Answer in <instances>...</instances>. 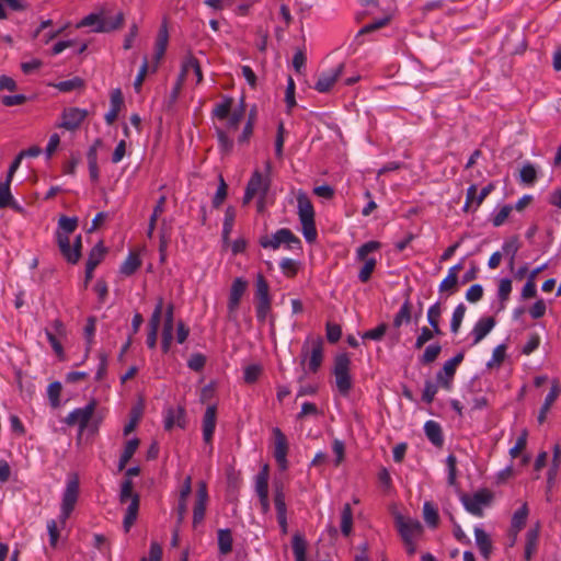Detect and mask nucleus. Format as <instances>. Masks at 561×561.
Instances as JSON below:
<instances>
[{"label":"nucleus","mask_w":561,"mask_h":561,"mask_svg":"<svg viewBox=\"0 0 561 561\" xmlns=\"http://www.w3.org/2000/svg\"><path fill=\"white\" fill-rule=\"evenodd\" d=\"M297 208L301 224V232L306 241L312 243L318 237L314 222V208L309 196L304 191H298L297 193Z\"/></svg>","instance_id":"nucleus-1"},{"label":"nucleus","mask_w":561,"mask_h":561,"mask_svg":"<svg viewBox=\"0 0 561 561\" xmlns=\"http://www.w3.org/2000/svg\"><path fill=\"white\" fill-rule=\"evenodd\" d=\"M259 244L264 249L277 250L282 245L290 251H301L300 239L288 228H280L275 233L261 236Z\"/></svg>","instance_id":"nucleus-2"},{"label":"nucleus","mask_w":561,"mask_h":561,"mask_svg":"<svg viewBox=\"0 0 561 561\" xmlns=\"http://www.w3.org/2000/svg\"><path fill=\"white\" fill-rule=\"evenodd\" d=\"M271 162L265 163V174L255 169L247 183L244 195L242 198L243 205L249 204L254 196L267 195L271 187Z\"/></svg>","instance_id":"nucleus-3"},{"label":"nucleus","mask_w":561,"mask_h":561,"mask_svg":"<svg viewBox=\"0 0 561 561\" xmlns=\"http://www.w3.org/2000/svg\"><path fill=\"white\" fill-rule=\"evenodd\" d=\"M351 365V358L346 353L337 354L334 358L333 375L335 377V385L339 392L344 397L348 396L353 387Z\"/></svg>","instance_id":"nucleus-4"},{"label":"nucleus","mask_w":561,"mask_h":561,"mask_svg":"<svg viewBox=\"0 0 561 561\" xmlns=\"http://www.w3.org/2000/svg\"><path fill=\"white\" fill-rule=\"evenodd\" d=\"M79 477L76 473L70 474L67 479L66 489L62 493L60 505L59 523L62 527L75 510L79 497Z\"/></svg>","instance_id":"nucleus-5"},{"label":"nucleus","mask_w":561,"mask_h":561,"mask_svg":"<svg viewBox=\"0 0 561 561\" xmlns=\"http://www.w3.org/2000/svg\"><path fill=\"white\" fill-rule=\"evenodd\" d=\"M323 360V340L322 337H308L301 347V364H308L310 373H317Z\"/></svg>","instance_id":"nucleus-6"},{"label":"nucleus","mask_w":561,"mask_h":561,"mask_svg":"<svg viewBox=\"0 0 561 561\" xmlns=\"http://www.w3.org/2000/svg\"><path fill=\"white\" fill-rule=\"evenodd\" d=\"M380 247L381 244L378 241H368L356 250V261L364 263L358 273V279L360 283H367L370 279L371 274L376 268L377 260L368 255L378 251Z\"/></svg>","instance_id":"nucleus-7"},{"label":"nucleus","mask_w":561,"mask_h":561,"mask_svg":"<svg viewBox=\"0 0 561 561\" xmlns=\"http://www.w3.org/2000/svg\"><path fill=\"white\" fill-rule=\"evenodd\" d=\"M123 22L124 14L122 12L111 19H103L98 13H90L81 20L79 26H92L94 32L106 33L119 28Z\"/></svg>","instance_id":"nucleus-8"},{"label":"nucleus","mask_w":561,"mask_h":561,"mask_svg":"<svg viewBox=\"0 0 561 561\" xmlns=\"http://www.w3.org/2000/svg\"><path fill=\"white\" fill-rule=\"evenodd\" d=\"M493 501V493L488 489H481L473 494H463L461 502L465 508L477 517L483 516V508L489 506Z\"/></svg>","instance_id":"nucleus-9"},{"label":"nucleus","mask_w":561,"mask_h":561,"mask_svg":"<svg viewBox=\"0 0 561 561\" xmlns=\"http://www.w3.org/2000/svg\"><path fill=\"white\" fill-rule=\"evenodd\" d=\"M394 523L402 541L416 540L423 534V526L417 519L398 514Z\"/></svg>","instance_id":"nucleus-10"},{"label":"nucleus","mask_w":561,"mask_h":561,"mask_svg":"<svg viewBox=\"0 0 561 561\" xmlns=\"http://www.w3.org/2000/svg\"><path fill=\"white\" fill-rule=\"evenodd\" d=\"M463 357V353L460 352L444 363L443 368L436 374V381L439 387L447 391L451 390L457 366L461 364Z\"/></svg>","instance_id":"nucleus-11"},{"label":"nucleus","mask_w":561,"mask_h":561,"mask_svg":"<svg viewBox=\"0 0 561 561\" xmlns=\"http://www.w3.org/2000/svg\"><path fill=\"white\" fill-rule=\"evenodd\" d=\"M96 408V401L92 399L85 407L72 410L65 419V423L69 426L78 425L82 433L90 420L92 419Z\"/></svg>","instance_id":"nucleus-12"},{"label":"nucleus","mask_w":561,"mask_h":561,"mask_svg":"<svg viewBox=\"0 0 561 561\" xmlns=\"http://www.w3.org/2000/svg\"><path fill=\"white\" fill-rule=\"evenodd\" d=\"M274 437V458L282 470H286L288 467L287 454H288V442L285 434L279 427L272 430Z\"/></svg>","instance_id":"nucleus-13"},{"label":"nucleus","mask_w":561,"mask_h":561,"mask_svg":"<svg viewBox=\"0 0 561 561\" xmlns=\"http://www.w3.org/2000/svg\"><path fill=\"white\" fill-rule=\"evenodd\" d=\"M208 503L207 484L204 481L198 483L196 500L193 507V527L196 528L203 523Z\"/></svg>","instance_id":"nucleus-14"},{"label":"nucleus","mask_w":561,"mask_h":561,"mask_svg":"<svg viewBox=\"0 0 561 561\" xmlns=\"http://www.w3.org/2000/svg\"><path fill=\"white\" fill-rule=\"evenodd\" d=\"M217 424V407L208 405L202 420L203 440L211 447Z\"/></svg>","instance_id":"nucleus-15"},{"label":"nucleus","mask_w":561,"mask_h":561,"mask_svg":"<svg viewBox=\"0 0 561 561\" xmlns=\"http://www.w3.org/2000/svg\"><path fill=\"white\" fill-rule=\"evenodd\" d=\"M88 112L79 107L65 108L61 115V123L58 127L67 130L77 129L87 117Z\"/></svg>","instance_id":"nucleus-16"},{"label":"nucleus","mask_w":561,"mask_h":561,"mask_svg":"<svg viewBox=\"0 0 561 561\" xmlns=\"http://www.w3.org/2000/svg\"><path fill=\"white\" fill-rule=\"evenodd\" d=\"M343 71L344 64H340L336 68L322 72L314 84V89L320 93L329 92L342 76Z\"/></svg>","instance_id":"nucleus-17"},{"label":"nucleus","mask_w":561,"mask_h":561,"mask_svg":"<svg viewBox=\"0 0 561 561\" xmlns=\"http://www.w3.org/2000/svg\"><path fill=\"white\" fill-rule=\"evenodd\" d=\"M247 287L248 282L244 278L237 277L233 279L230 287L229 299L227 305L228 312L230 316L237 312L241 298L247 290Z\"/></svg>","instance_id":"nucleus-18"},{"label":"nucleus","mask_w":561,"mask_h":561,"mask_svg":"<svg viewBox=\"0 0 561 561\" xmlns=\"http://www.w3.org/2000/svg\"><path fill=\"white\" fill-rule=\"evenodd\" d=\"M78 227V218L77 217H67L61 216L58 220V227L56 230V242L58 247L65 248L67 244V240L69 239L70 234L77 229Z\"/></svg>","instance_id":"nucleus-19"},{"label":"nucleus","mask_w":561,"mask_h":561,"mask_svg":"<svg viewBox=\"0 0 561 561\" xmlns=\"http://www.w3.org/2000/svg\"><path fill=\"white\" fill-rule=\"evenodd\" d=\"M493 317L480 318L472 328L470 335L473 337L472 345L480 343L494 328Z\"/></svg>","instance_id":"nucleus-20"},{"label":"nucleus","mask_w":561,"mask_h":561,"mask_svg":"<svg viewBox=\"0 0 561 561\" xmlns=\"http://www.w3.org/2000/svg\"><path fill=\"white\" fill-rule=\"evenodd\" d=\"M61 255L65 260L70 264H77L81 257V249H82V237L78 234L75 240L72 247L70 245V239L67 240V244L65 248L58 247Z\"/></svg>","instance_id":"nucleus-21"},{"label":"nucleus","mask_w":561,"mask_h":561,"mask_svg":"<svg viewBox=\"0 0 561 561\" xmlns=\"http://www.w3.org/2000/svg\"><path fill=\"white\" fill-rule=\"evenodd\" d=\"M424 432L427 439L436 447H442L444 444V435L442 426L438 422L430 420L424 424Z\"/></svg>","instance_id":"nucleus-22"},{"label":"nucleus","mask_w":561,"mask_h":561,"mask_svg":"<svg viewBox=\"0 0 561 561\" xmlns=\"http://www.w3.org/2000/svg\"><path fill=\"white\" fill-rule=\"evenodd\" d=\"M123 104L124 100L122 91L119 89H115L111 93V108L105 114V122L107 125H112L116 121Z\"/></svg>","instance_id":"nucleus-23"},{"label":"nucleus","mask_w":561,"mask_h":561,"mask_svg":"<svg viewBox=\"0 0 561 561\" xmlns=\"http://www.w3.org/2000/svg\"><path fill=\"white\" fill-rule=\"evenodd\" d=\"M217 545L220 556H227L232 551L233 538L229 528H220L217 530Z\"/></svg>","instance_id":"nucleus-24"},{"label":"nucleus","mask_w":561,"mask_h":561,"mask_svg":"<svg viewBox=\"0 0 561 561\" xmlns=\"http://www.w3.org/2000/svg\"><path fill=\"white\" fill-rule=\"evenodd\" d=\"M139 503H140V497L138 494H135L133 496V500L130 501L129 505L127 506L126 513L124 516L123 527H124L125 533H128L130 530L131 526L135 524V522L137 519L138 511H139Z\"/></svg>","instance_id":"nucleus-25"},{"label":"nucleus","mask_w":561,"mask_h":561,"mask_svg":"<svg viewBox=\"0 0 561 561\" xmlns=\"http://www.w3.org/2000/svg\"><path fill=\"white\" fill-rule=\"evenodd\" d=\"M474 537H476V543L480 551V553L485 558L489 559L491 552H492V541L489 537V535L479 527L474 528Z\"/></svg>","instance_id":"nucleus-26"},{"label":"nucleus","mask_w":561,"mask_h":561,"mask_svg":"<svg viewBox=\"0 0 561 561\" xmlns=\"http://www.w3.org/2000/svg\"><path fill=\"white\" fill-rule=\"evenodd\" d=\"M11 182L4 181L0 183V208L12 207L15 210L21 211L22 208L13 201L11 194Z\"/></svg>","instance_id":"nucleus-27"},{"label":"nucleus","mask_w":561,"mask_h":561,"mask_svg":"<svg viewBox=\"0 0 561 561\" xmlns=\"http://www.w3.org/2000/svg\"><path fill=\"white\" fill-rule=\"evenodd\" d=\"M140 440L136 437L129 439L125 446L122 455L118 459V470L122 471L125 469L126 465L129 462L136 450L138 449Z\"/></svg>","instance_id":"nucleus-28"},{"label":"nucleus","mask_w":561,"mask_h":561,"mask_svg":"<svg viewBox=\"0 0 561 561\" xmlns=\"http://www.w3.org/2000/svg\"><path fill=\"white\" fill-rule=\"evenodd\" d=\"M255 301L272 300L270 285L263 274L259 273L255 278Z\"/></svg>","instance_id":"nucleus-29"},{"label":"nucleus","mask_w":561,"mask_h":561,"mask_svg":"<svg viewBox=\"0 0 561 561\" xmlns=\"http://www.w3.org/2000/svg\"><path fill=\"white\" fill-rule=\"evenodd\" d=\"M412 305L409 298H407L401 305L399 311L394 314L392 325L399 329L403 323L411 321Z\"/></svg>","instance_id":"nucleus-30"},{"label":"nucleus","mask_w":561,"mask_h":561,"mask_svg":"<svg viewBox=\"0 0 561 561\" xmlns=\"http://www.w3.org/2000/svg\"><path fill=\"white\" fill-rule=\"evenodd\" d=\"M141 265V260L138 254L130 252L126 260L122 263L119 267L121 274L125 276L133 275Z\"/></svg>","instance_id":"nucleus-31"},{"label":"nucleus","mask_w":561,"mask_h":561,"mask_svg":"<svg viewBox=\"0 0 561 561\" xmlns=\"http://www.w3.org/2000/svg\"><path fill=\"white\" fill-rule=\"evenodd\" d=\"M512 280L510 278L500 279L497 287V297L500 301L499 311L505 309L506 302L508 301L510 295L512 293Z\"/></svg>","instance_id":"nucleus-32"},{"label":"nucleus","mask_w":561,"mask_h":561,"mask_svg":"<svg viewBox=\"0 0 561 561\" xmlns=\"http://www.w3.org/2000/svg\"><path fill=\"white\" fill-rule=\"evenodd\" d=\"M295 561H306L307 542L300 534H296L291 540Z\"/></svg>","instance_id":"nucleus-33"},{"label":"nucleus","mask_w":561,"mask_h":561,"mask_svg":"<svg viewBox=\"0 0 561 561\" xmlns=\"http://www.w3.org/2000/svg\"><path fill=\"white\" fill-rule=\"evenodd\" d=\"M105 252L106 250L102 242H99L91 249L85 265L90 266V270H95V267L103 261Z\"/></svg>","instance_id":"nucleus-34"},{"label":"nucleus","mask_w":561,"mask_h":561,"mask_svg":"<svg viewBox=\"0 0 561 561\" xmlns=\"http://www.w3.org/2000/svg\"><path fill=\"white\" fill-rule=\"evenodd\" d=\"M442 352L439 343H433L425 347L424 353L419 357L422 365H430L434 363Z\"/></svg>","instance_id":"nucleus-35"},{"label":"nucleus","mask_w":561,"mask_h":561,"mask_svg":"<svg viewBox=\"0 0 561 561\" xmlns=\"http://www.w3.org/2000/svg\"><path fill=\"white\" fill-rule=\"evenodd\" d=\"M353 528V511L348 503L344 504L341 512V531L344 536H348Z\"/></svg>","instance_id":"nucleus-36"},{"label":"nucleus","mask_w":561,"mask_h":561,"mask_svg":"<svg viewBox=\"0 0 561 561\" xmlns=\"http://www.w3.org/2000/svg\"><path fill=\"white\" fill-rule=\"evenodd\" d=\"M236 220V209L232 206H229L225 210V218L222 225V239L227 241L232 232L233 225Z\"/></svg>","instance_id":"nucleus-37"},{"label":"nucleus","mask_w":561,"mask_h":561,"mask_svg":"<svg viewBox=\"0 0 561 561\" xmlns=\"http://www.w3.org/2000/svg\"><path fill=\"white\" fill-rule=\"evenodd\" d=\"M423 518L426 522V524L431 527H436L438 525V511L432 502L426 501L423 504Z\"/></svg>","instance_id":"nucleus-38"},{"label":"nucleus","mask_w":561,"mask_h":561,"mask_svg":"<svg viewBox=\"0 0 561 561\" xmlns=\"http://www.w3.org/2000/svg\"><path fill=\"white\" fill-rule=\"evenodd\" d=\"M537 180V170L535 165L530 162H527L523 165L519 172V181L523 184L531 186L535 184Z\"/></svg>","instance_id":"nucleus-39"},{"label":"nucleus","mask_w":561,"mask_h":561,"mask_svg":"<svg viewBox=\"0 0 561 561\" xmlns=\"http://www.w3.org/2000/svg\"><path fill=\"white\" fill-rule=\"evenodd\" d=\"M184 411L179 409L176 412L169 410L168 415L164 419V428L170 431L174 425L184 427Z\"/></svg>","instance_id":"nucleus-40"},{"label":"nucleus","mask_w":561,"mask_h":561,"mask_svg":"<svg viewBox=\"0 0 561 561\" xmlns=\"http://www.w3.org/2000/svg\"><path fill=\"white\" fill-rule=\"evenodd\" d=\"M274 505L277 517L287 516V507L285 502V493L282 485H276L274 491Z\"/></svg>","instance_id":"nucleus-41"},{"label":"nucleus","mask_w":561,"mask_h":561,"mask_svg":"<svg viewBox=\"0 0 561 561\" xmlns=\"http://www.w3.org/2000/svg\"><path fill=\"white\" fill-rule=\"evenodd\" d=\"M466 310H467V307L462 302L457 305L456 308L454 309L451 320H450V331L454 334L458 333V331L461 327L462 320L465 318Z\"/></svg>","instance_id":"nucleus-42"},{"label":"nucleus","mask_w":561,"mask_h":561,"mask_svg":"<svg viewBox=\"0 0 561 561\" xmlns=\"http://www.w3.org/2000/svg\"><path fill=\"white\" fill-rule=\"evenodd\" d=\"M255 492L257 496L268 494V472L267 466H264L263 470L260 471L255 479Z\"/></svg>","instance_id":"nucleus-43"},{"label":"nucleus","mask_w":561,"mask_h":561,"mask_svg":"<svg viewBox=\"0 0 561 561\" xmlns=\"http://www.w3.org/2000/svg\"><path fill=\"white\" fill-rule=\"evenodd\" d=\"M529 511L526 503H524L512 517V528L520 530L525 525L528 517Z\"/></svg>","instance_id":"nucleus-44"},{"label":"nucleus","mask_w":561,"mask_h":561,"mask_svg":"<svg viewBox=\"0 0 561 561\" xmlns=\"http://www.w3.org/2000/svg\"><path fill=\"white\" fill-rule=\"evenodd\" d=\"M561 449L559 445L553 447V458L552 465L548 471L547 482L548 485L551 486L554 483V479L558 474L559 463H560Z\"/></svg>","instance_id":"nucleus-45"},{"label":"nucleus","mask_w":561,"mask_h":561,"mask_svg":"<svg viewBox=\"0 0 561 561\" xmlns=\"http://www.w3.org/2000/svg\"><path fill=\"white\" fill-rule=\"evenodd\" d=\"M45 335H46L53 351L58 356V358L64 359L65 352H64V347L60 342L61 337L57 336L50 329H45Z\"/></svg>","instance_id":"nucleus-46"},{"label":"nucleus","mask_w":561,"mask_h":561,"mask_svg":"<svg viewBox=\"0 0 561 561\" xmlns=\"http://www.w3.org/2000/svg\"><path fill=\"white\" fill-rule=\"evenodd\" d=\"M279 267L286 277L293 278L298 273L299 263L293 259L286 257L279 262Z\"/></svg>","instance_id":"nucleus-47"},{"label":"nucleus","mask_w":561,"mask_h":561,"mask_svg":"<svg viewBox=\"0 0 561 561\" xmlns=\"http://www.w3.org/2000/svg\"><path fill=\"white\" fill-rule=\"evenodd\" d=\"M231 106L232 99L226 98L222 102L216 104V106L213 110V115L218 119H226L230 114Z\"/></svg>","instance_id":"nucleus-48"},{"label":"nucleus","mask_w":561,"mask_h":561,"mask_svg":"<svg viewBox=\"0 0 561 561\" xmlns=\"http://www.w3.org/2000/svg\"><path fill=\"white\" fill-rule=\"evenodd\" d=\"M61 383L59 381H54L49 383L47 388V394L53 408H58L60 404V393H61Z\"/></svg>","instance_id":"nucleus-49"},{"label":"nucleus","mask_w":561,"mask_h":561,"mask_svg":"<svg viewBox=\"0 0 561 561\" xmlns=\"http://www.w3.org/2000/svg\"><path fill=\"white\" fill-rule=\"evenodd\" d=\"M83 87V80L75 77L69 80L60 81L55 84V88L60 92H71Z\"/></svg>","instance_id":"nucleus-50"},{"label":"nucleus","mask_w":561,"mask_h":561,"mask_svg":"<svg viewBox=\"0 0 561 561\" xmlns=\"http://www.w3.org/2000/svg\"><path fill=\"white\" fill-rule=\"evenodd\" d=\"M254 119H255V112L254 111H251L250 115H249V118H248V122L245 123L244 127H243V130L241 133V135L239 136L238 138V142L239 144H248L252 134H253V128H254Z\"/></svg>","instance_id":"nucleus-51"},{"label":"nucleus","mask_w":561,"mask_h":561,"mask_svg":"<svg viewBox=\"0 0 561 561\" xmlns=\"http://www.w3.org/2000/svg\"><path fill=\"white\" fill-rule=\"evenodd\" d=\"M216 136L220 150L225 153H229L233 148L232 139L220 128H216Z\"/></svg>","instance_id":"nucleus-52"},{"label":"nucleus","mask_w":561,"mask_h":561,"mask_svg":"<svg viewBox=\"0 0 561 561\" xmlns=\"http://www.w3.org/2000/svg\"><path fill=\"white\" fill-rule=\"evenodd\" d=\"M519 250V242L517 237H512L504 241L502 244V256H516L517 252Z\"/></svg>","instance_id":"nucleus-53"},{"label":"nucleus","mask_w":561,"mask_h":561,"mask_svg":"<svg viewBox=\"0 0 561 561\" xmlns=\"http://www.w3.org/2000/svg\"><path fill=\"white\" fill-rule=\"evenodd\" d=\"M227 191H228V186H227L224 178L220 175L217 191L215 193V196L213 197V206L215 208H218L221 206V204L224 203V201L227 197Z\"/></svg>","instance_id":"nucleus-54"},{"label":"nucleus","mask_w":561,"mask_h":561,"mask_svg":"<svg viewBox=\"0 0 561 561\" xmlns=\"http://www.w3.org/2000/svg\"><path fill=\"white\" fill-rule=\"evenodd\" d=\"M390 22V18L389 16H383L381 19H378L369 24H366L365 26H363L358 33H357V36H360V35H364V34H368V33H371V32H375L379 28H382L385 27L386 25H388Z\"/></svg>","instance_id":"nucleus-55"},{"label":"nucleus","mask_w":561,"mask_h":561,"mask_svg":"<svg viewBox=\"0 0 561 561\" xmlns=\"http://www.w3.org/2000/svg\"><path fill=\"white\" fill-rule=\"evenodd\" d=\"M438 383L436 382H433L432 380H426L425 383H424V390H423V393H422V400L427 403V404H431L434 399H435V396L438 391Z\"/></svg>","instance_id":"nucleus-56"},{"label":"nucleus","mask_w":561,"mask_h":561,"mask_svg":"<svg viewBox=\"0 0 561 561\" xmlns=\"http://www.w3.org/2000/svg\"><path fill=\"white\" fill-rule=\"evenodd\" d=\"M387 329L388 325L386 323H380L375 329L364 332L362 337L364 340L380 341L385 336Z\"/></svg>","instance_id":"nucleus-57"},{"label":"nucleus","mask_w":561,"mask_h":561,"mask_svg":"<svg viewBox=\"0 0 561 561\" xmlns=\"http://www.w3.org/2000/svg\"><path fill=\"white\" fill-rule=\"evenodd\" d=\"M244 102L243 100L241 101V104L239 106L238 110H234L231 114H229V116L227 117L228 118V122H227V127L229 129H237L242 117H243V114H244Z\"/></svg>","instance_id":"nucleus-58"},{"label":"nucleus","mask_w":561,"mask_h":561,"mask_svg":"<svg viewBox=\"0 0 561 561\" xmlns=\"http://www.w3.org/2000/svg\"><path fill=\"white\" fill-rule=\"evenodd\" d=\"M163 312V299L160 297L157 301V305L153 309V312L149 320V329H157L159 330L161 317Z\"/></svg>","instance_id":"nucleus-59"},{"label":"nucleus","mask_w":561,"mask_h":561,"mask_svg":"<svg viewBox=\"0 0 561 561\" xmlns=\"http://www.w3.org/2000/svg\"><path fill=\"white\" fill-rule=\"evenodd\" d=\"M262 373V367L260 365L253 364L249 365L244 368L243 379L247 383L255 382Z\"/></svg>","instance_id":"nucleus-60"},{"label":"nucleus","mask_w":561,"mask_h":561,"mask_svg":"<svg viewBox=\"0 0 561 561\" xmlns=\"http://www.w3.org/2000/svg\"><path fill=\"white\" fill-rule=\"evenodd\" d=\"M513 207L511 205H504L499 211L492 216V224L494 227H501L508 218Z\"/></svg>","instance_id":"nucleus-61"},{"label":"nucleus","mask_w":561,"mask_h":561,"mask_svg":"<svg viewBox=\"0 0 561 561\" xmlns=\"http://www.w3.org/2000/svg\"><path fill=\"white\" fill-rule=\"evenodd\" d=\"M136 493H133V481L131 479L126 478L121 485L119 492V502L122 504L126 503L128 500H133V496Z\"/></svg>","instance_id":"nucleus-62"},{"label":"nucleus","mask_w":561,"mask_h":561,"mask_svg":"<svg viewBox=\"0 0 561 561\" xmlns=\"http://www.w3.org/2000/svg\"><path fill=\"white\" fill-rule=\"evenodd\" d=\"M272 300L264 301H255V313L256 319L260 322H264L267 318V314L271 311Z\"/></svg>","instance_id":"nucleus-63"},{"label":"nucleus","mask_w":561,"mask_h":561,"mask_svg":"<svg viewBox=\"0 0 561 561\" xmlns=\"http://www.w3.org/2000/svg\"><path fill=\"white\" fill-rule=\"evenodd\" d=\"M443 313V308L440 302H435L432 306H430L427 310V322L428 324H436L440 322Z\"/></svg>","instance_id":"nucleus-64"}]
</instances>
